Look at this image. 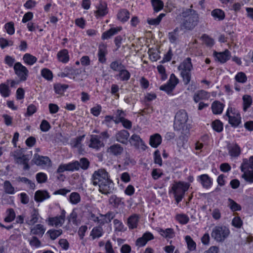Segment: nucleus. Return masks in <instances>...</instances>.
Returning a JSON list of instances; mask_svg holds the SVG:
<instances>
[{"label":"nucleus","mask_w":253,"mask_h":253,"mask_svg":"<svg viewBox=\"0 0 253 253\" xmlns=\"http://www.w3.org/2000/svg\"><path fill=\"white\" fill-rule=\"evenodd\" d=\"M183 18L181 27L187 30H193L199 22V16L196 11L191 8H183L179 14Z\"/></svg>","instance_id":"nucleus-1"},{"label":"nucleus","mask_w":253,"mask_h":253,"mask_svg":"<svg viewBox=\"0 0 253 253\" xmlns=\"http://www.w3.org/2000/svg\"><path fill=\"white\" fill-rule=\"evenodd\" d=\"M241 170L244 172L242 177L250 183L253 182V156H251L249 160L244 159L241 166Z\"/></svg>","instance_id":"nucleus-2"},{"label":"nucleus","mask_w":253,"mask_h":253,"mask_svg":"<svg viewBox=\"0 0 253 253\" xmlns=\"http://www.w3.org/2000/svg\"><path fill=\"white\" fill-rule=\"evenodd\" d=\"M230 231L225 226H217L214 227L211 233V236L218 242H223L229 236Z\"/></svg>","instance_id":"nucleus-3"},{"label":"nucleus","mask_w":253,"mask_h":253,"mask_svg":"<svg viewBox=\"0 0 253 253\" xmlns=\"http://www.w3.org/2000/svg\"><path fill=\"white\" fill-rule=\"evenodd\" d=\"M188 120L187 114L184 110H179L175 116L173 127L175 130H183Z\"/></svg>","instance_id":"nucleus-4"},{"label":"nucleus","mask_w":253,"mask_h":253,"mask_svg":"<svg viewBox=\"0 0 253 253\" xmlns=\"http://www.w3.org/2000/svg\"><path fill=\"white\" fill-rule=\"evenodd\" d=\"M109 178L108 172L104 169H100L95 171L93 173L91 180L94 185H99L103 182L106 178Z\"/></svg>","instance_id":"nucleus-5"},{"label":"nucleus","mask_w":253,"mask_h":253,"mask_svg":"<svg viewBox=\"0 0 253 253\" xmlns=\"http://www.w3.org/2000/svg\"><path fill=\"white\" fill-rule=\"evenodd\" d=\"M99 191L103 194L108 195L112 193L114 189V184L109 178H106L103 182L98 185Z\"/></svg>","instance_id":"nucleus-6"},{"label":"nucleus","mask_w":253,"mask_h":253,"mask_svg":"<svg viewBox=\"0 0 253 253\" xmlns=\"http://www.w3.org/2000/svg\"><path fill=\"white\" fill-rule=\"evenodd\" d=\"M14 70L15 74L20 78L21 81H24L27 79L28 70L21 63H16L14 66Z\"/></svg>","instance_id":"nucleus-7"},{"label":"nucleus","mask_w":253,"mask_h":253,"mask_svg":"<svg viewBox=\"0 0 253 253\" xmlns=\"http://www.w3.org/2000/svg\"><path fill=\"white\" fill-rule=\"evenodd\" d=\"M189 185L184 182H179L173 185L172 189L175 195L184 196L185 192L189 188Z\"/></svg>","instance_id":"nucleus-8"},{"label":"nucleus","mask_w":253,"mask_h":253,"mask_svg":"<svg viewBox=\"0 0 253 253\" xmlns=\"http://www.w3.org/2000/svg\"><path fill=\"white\" fill-rule=\"evenodd\" d=\"M129 136V133L127 130H122L116 133V140L124 144H127Z\"/></svg>","instance_id":"nucleus-9"},{"label":"nucleus","mask_w":253,"mask_h":253,"mask_svg":"<svg viewBox=\"0 0 253 253\" xmlns=\"http://www.w3.org/2000/svg\"><path fill=\"white\" fill-rule=\"evenodd\" d=\"M154 239V236L152 233L149 232L145 233L143 236L137 239L136 245L139 246H144L148 241Z\"/></svg>","instance_id":"nucleus-10"},{"label":"nucleus","mask_w":253,"mask_h":253,"mask_svg":"<svg viewBox=\"0 0 253 253\" xmlns=\"http://www.w3.org/2000/svg\"><path fill=\"white\" fill-rule=\"evenodd\" d=\"M233 114V116L229 115V109H228L226 112V115L228 117L229 123L233 126L236 127L238 126L241 123V117L238 114L236 115L235 114Z\"/></svg>","instance_id":"nucleus-11"},{"label":"nucleus","mask_w":253,"mask_h":253,"mask_svg":"<svg viewBox=\"0 0 253 253\" xmlns=\"http://www.w3.org/2000/svg\"><path fill=\"white\" fill-rule=\"evenodd\" d=\"M123 147L119 144H114L110 146L107 150L108 152L115 156L121 155L123 153Z\"/></svg>","instance_id":"nucleus-12"},{"label":"nucleus","mask_w":253,"mask_h":253,"mask_svg":"<svg viewBox=\"0 0 253 253\" xmlns=\"http://www.w3.org/2000/svg\"><path fill=\"white\" fill-rule=\"evenodd\" d=\"M50 197L49 193L45 190H38L35 192L34 199L37 202H42Z\"/></svg>","instance_id":"nucleus-13"},{"label":"nucleus","mask_w":253,"mask_h":253,"mask_svg":"<svg viewBox=\"0 0 253 253\" xmlns=\"http://www.w3.org/2000/svg\"><path fill=\"white\" fill-rule=\"evenodd\" d=\"M77 163H70L67 164L61 165L58 167L57 172L58 173L63 172L65 170L74 171L75 169L77 168Z\"/></svg>","instance_id":"nucleus-14"},{"label":"nucleus","mask_w":253,"mask_h":253,"mask_svg":"<svg viewBox=\"0 0 253 253\" xmlns=\"http://www.w3.org/2000/svg\"><path fill=\"white\" fill-rule=\"evenodd\" d=\"M214 56L217 59L218 61L221 63H225L230 58V52L226 50L223 52H214Z\"/></svg>","instance_id":"nucleus-15"},{"label":"nucleus","mask_w":253,"mask_h":253,"mask_svg":"<svg viewBox=\"0 0 253 253\" xmlns=\"http://www.w3.org/2000/svg\"><path fill=\"white\" fill-rule=\"evenodd\" d=\"M32 161L37 165H46L50 162L48 157L45 156H40L37 154H35Z\"/></svg>","instance_id":"nucleus-16"},{"label":"nucleus","mask_w":253,"mask_h":253,"mask_svg":"<svg viewBox=\"0 0 253 253\" xmlns=\"http://www.w3.org/2000/svg\"><path fill=\"white\" fill-rule=\"evenodd\" d=\"M96 8L97 10L95 11L96 15L104 16L108 13L107 4L105 2L100 1L99 4L96 6Z\"/></svg>","instance_id":"nucleus-17"},{"label":"nucleus","mask_w":253,"mask_h":253,"mask_svg":"<svg viewBox=\"0 0 253 253\" xmlns=\"http://www.w3.org/2000/svg\"><path fill=\"white\" fill-rule=\"evenodd\" d=\"M162 142V137L161 135L158 133H156L152 135L150 137L149 144L150 145L154 147H158Z\"/></svg>","instance_id":"nucleus-18"},{"label":"nucleus","mask_w":253,"mask_h":253,"mask_svg":"<svg viewBox=\"0 0 253 253\" xmlns=\"http://www.w3.org/2000/svg\"><path fill=\"white\" fill-rule=\"evenodd\" d=\"M45 229L42 224H39L35 225L34 227L31 228V234L33 235H38L42 237L44 234Z\"/></svg>","instance_id":"nucleus-19"},{"label":"nucleus","mask_w":253,"mask_h":253,"mask_svg":"<svg viewBox=\"0 0 253 253\" xmlns=\"http://www.w3.org/2000/svg\"><path fill=\"white\" fill-rule=\"evenodd\" d=\"M227 148L229 153L232 157H237L240 154V148L237 144L231 145L229 143L227 145Z\"/></svg>","instance_id":"nucleus-20"},{"label":"nucleus","mask_w":253,"mask_h":253,"mask_svg":"<svg viewBox=\"0 0 253 253\" xmlns=\"http://www.w3.org/2000/svg\"><path fill=\"white\" fill-rule=\"evenodd\" d=\"M122 30V27L112 28L109 30L104 32L102 35L103 40L110 39L111 37L116 34L119 31Z\"/></svg>","instance_id":"nucleus-21"},{"label":"nucleus","mask_w":253,"mask_h":253,"mask_svg":"<svg viewBox=\"0 0 253 253\" xmlns=\"http://www.w3.org/2000/svg\"><path fill=\"white\" fill-rule=\"evenodd\" d=\"M73 163H78L77 168L75 169V170H79L80 168L84 170H86L88 168L90 164L89 161L86 158H82L80 159V162L76 161Z\"/></svg>","instance_id":"nucleus-22"},{"label":"nucleus","mask_w":253,"mask_h":253,"mask_svg":"<svg viewBox=\"0 0 253 253\" xmlns=\"http://www.w3.org/2000/svg\"><path fill=\"white\" fill-rule=\"evenodd\" d=\"M193 67L191 63V58L189 57L185 59L182 64L178 67L179 70H182V71H186L190 72Z\"/></svg>","instance_id":"nucleus-23"},{"label":"nucleus","mask_w":253,"mask_h":253,"mask_svg":"<svg viewBox=\"0 0 253 253\" xmlns=\"http://www.w3.org/2000/svg\"><path fill=\"white\" fill-rule=\"evenodd\" d=\"M203 186L205 188H208L212 184L211 178L207 174H202L199 176Z\"/></svg>","instance_id":"nucleus-24"},{"label":"nucleus","mask_w":253,"mask_h":253,"mask_svg":"<svg viewBox=\"0 0 253 253\" xmlns=\"http://www.w3.org/2000/svg\"><path fill=\"white\" fill-rule=\"evenodd\" d=\"M224 105L218 101H214L212 104L211 109L213 114H219L222 112Z\"/></svg>","instance_id":"nucleus-25"},{"label":"nucleus","mask_w":253,"mask_h":253,"mask_svg":"<svg viewBox=\"0 0 253 253\" xmlns=\"http://www.w3.org/2000/svg\"><path fill=\"white\" fill-rule=\"evenodd\" d=\"M117 17L121 21L125 22L129 19V12L126 9H122L118 12Z\"/></svg>","instance_id":"nucleus-26"},{"label":"nucleus","mask_w":253,"mask_h":253,"mask_svg":"<svg viewBox=\"0 0 253 253\" xmlns=\"http://www.w3.org/2000/svg\"><path fill=\"white\" fill-rule=\"evenodd\" d=\"M57 57L60 61L63 63L67 62L69 59L68 50L67 49L61 50L58 53Z\"/></svg>","instance_id":"nucleus-27"},{"label":"nucleus","mask_w":253,"mask_h":253,"mask_svg":"<svg viewBox=\"0 0 253 253\" xmlns=\"http://www.w3.org/2000/svg\"><path fill=\"white\" fill-rule=\"evenodd\" d=\"M103 143L99 140L97 135L92 136L90 139V143L89 145V147L95 149H98L102 146Z\"/></svg>","instance_id":"nucleus-28"},{"label":"nucleus","mask_w":253,"mask_h":253,"mask_svg":"<svg viewBox=\"0 0 253 253\" xmlns=\"http://www.w3.org/2000/svg\"><path fill=\"white\" fill-rule=\"evenodd\" d=\"M39 211L37 209H34L31 212V219L27 221V223L30 225H34L38 222L39 219Z\"/></svg>","instance_id":"nucleus-29"},{"label":"nucleus","mask_w":253,"mask_h":253,"mask_svg":"<svg viewBox=\"0 0 253 253\" xmlns=\"http://www.w3.org/2000/svg\"><path fill=\"white\" fill-rule=\"evenodd\" d=\"M243 110L246 112L252 104V98L250 95L246 94L243 96Z\"/></svg>","instance_id":"nucleus-30"},{"label":"nucleus","mask_w":253,"mask_h":253,"mask_svg":"<svg viewBox=\"0 0 253 253\" xmlns=\"http://www.w3.org/2000/svg\"><path fill=\"white\" fill-rule=\"evenodd\" d=\"M106 52V46L104 45H100L99 47L98 51V58L99 61L101 63H104L106 61L105 55Z\"/></svg>","instance_id":"nucleus-31"},{"label":"nucleus","mask_w":253,"mask_h":253,"mask_svg":"<svg viewBox=\"0 0 253 253\" xmlns=\"http://www.w3.org/2000/svg\"><path fill=\"white\" fill-rule=\"evenodd\" d=\"M138 218L136 215H132L127 219V224L129 228L133 229L137 227Z\"/></svg>","instance_id":"nucleus-32"},{"label":"nucleus","mask_w":253,"mask_h":253,"mask_svg":"<svg viewBox=\"0 0 253 253\" xmlns=\"http://www.w3.org/2000/svg\"><path fill=\"white\" fill-rule=\"evenodd\" d=\"M10 90L9 88L8 84L2 83L0 84V93L4 97H7L9 96Z\"/></svg>","instance_id":"nucleus-33"},{"label":"nucleus","mask_w":253,"mask_h":253,"mask_svg":"<svg viewBox=\"0 0 253 253\" xmlns=\"http://www.w3.org/2000/svg\"><path fill=\"white\" fill-rule=\"evenodd\" d=\"M103 234V229L101 226L94 227L90 233L93 239L100 237Z\"/></svg>","instance_id":"nucleus-34"},{"label":"nucleus","mask_w":253,"mask_h":253,"mask_svg":"<svg viewBox=\"0 0 253 253\" xmlns=\"http://www.w3.org/2000/svg\"><path fill=\"white\" fill-rule=\"evenodd\" d=\"M15 181L18 182H23L29 185L31 189H34L35 187V183H33L31 180L25 177H17L15 178Z\"/></svg>","instance_id":"nucleus-35"},{"label":"nucleus","mask_w":253,"mask_h":253,"mask_svg":"<svg viewBox=\"0 0 253 253\" xmlns=\"http://www.w3.org/2000/svg\"><path fill=\"white\" fill-rule=\"evenodd\" d=\"M3 188L6 193L13 194L14 193V188L8 180L4 182Z\"/></svg>","instance_id":"nucleus-36"},{"label":"nucleus","mask_w":253,"mask_h":253,"mask_svg":"<svg viewBox=\"0 0 253 253\" xmlns=\"http://www.w3.org/2000/svg\"><path fill=\"white\" fill-rule=\"evenodd\" d=\"M122 202V199L116 195H112L109 199V202L114 208H118Z\"/></svg>","instance_id":"nucleus-37"},{"label":"nucleus","mask_w":253,"mask_h":253,"mask_svg":"<svg viewBox=\"0 0 253 253\" xmlns=\"http://www.w3.org/2000/svg\"><path fill=\"white\" fill-rule=\"evenodd\" d=\"M152 4L155 12H158L163 9L164 3L161 0H151Z\"/></svg>","instance_id":"nucleus-38"},{"label":"nucleus","mask_w":253,"mask_h":253,"mask_svg":"<svg viewBox=\"0 0 253 253\" xmlns=\"http://www.w3.org/2000/svg\"><path fill=\"white\" fill-rule=\"evenodd\" d=\"M23 60L28 65H32L37 61V58L29 53H26L23 56Z\"/></svg>","instance_id":"nucleus-39"},{"label":"nucleus","mask_w":253,"mask_h":253,"mask_svg":"<svg viewBox=\"0 0 253 253\" xmlns=\"http://www.w3.org/2000/svg\"><path fill=\"white\" fill-rule=\"evenodd\" d=\"M68 87L67 84H55L54 85V89L56 93L62 94L65 90Z\"/></svg>","instance_id":"nucleus-40"},{"label":"nucleus","mask_w":253,"mask_h":253,"mask_svg":"<svg viewBox=\"0 0 253 253\" xmlns=\"http://www.w3.org/2000/svg\"><path fill=\"white\" fill-rule=\"evenodd\" d=\"M62 233V230L61 229L49 230L46 232V234H48L49 235L50 238L51 240H55L58 236H59Z\"/></svg>","instance_id":"nucleus-41"},{"label":"nucleus","mask_w":253,"mask_h":253,"mask_svg":"<svg viewBox=\"0 0 253 253\" xmlns=\"http://www.w3.org/2000/svg\"><path fill=\"white\" fill-rule=\"evenodd\" d=\"M119 76L122 81H126L129 79L130 74L127 70L125 69H121L120 70Z\"/></svg>","instance_id":"nucleus-42"},{"label":"nucleus","mask_w":253,"mask_h":253,"mask_svg":"<svg viewBox=\"0 0 253 253\" xmlns=\"http://www.w3.org/2000/svg\"><path fill=\"white\" fill-rule=\"evenodd\" d=\"M7 216L5 217L4 221L7 222L12 221L15 218V213L13 209H8L7 210Z\"/></svg>","instance_id":"nucleus-43"},{"label":"nucleus","mask_w":253,"mask_h":253,"mask_svg":"<svg viewBox=\"0 0 253 253\" xmlns=\"http://www.w3.org/2000/svg\"><path fill=\"white\" fill-rule=\"evenodd\" d=\"M211 15L215 18H218L219 20H223L225 17L224 12L219 9L213 10L211 12Z\"/></svg>","instance_id":"nucleus-44"},{"label":"nucleus","mask_w":253,"mask_h":253,"mask_svg":"<svg viewBox=\"0 0 253 253\" xmlns=\"http://www.w3.org/2000/svg\"><path fill=\"white\" fill-rule=\"evenodd\" d=\"M228 202L229 203V206L233 211H240L241 210V206L232 199L229 198Z\"/></svg>","instance_id":"nucleus-45"},{"label":"nucleus","mask_w":253,"mask_h":253,"mask_svg":"<svg viewBox=\"0 0 253 253\" xmlns=\"http://www.w3.org/2000/svg\"><path fill=\"white\" fill-rule=\"evenodd\" d=\"M185 239L187 243L188 249L190 251H194L196 249V247L195 242L189 236H186Z\"/></svg>","instance_id":"nucleus-46"},{"label":"nucleus","mask_w":253,"mask_h":253,"mask_svg":"<svg viewBox=\"0 0 253 253\" xmlns=\"http://www.w3.org/2000/svg\"><path fill=\"white\" fill-rule=\"evenodd\" d=\"M213 129L217 132H221L223 129V124L218 120H216L212 123Z\"/></svg>","instance_id":"nucleus-47"},{"label":"nucleus","mask_w":253,"mask_h":253,"mask_svg":"<svg viewBox=\"0 0 253 253\" xmlns=\"http://www.w3.org/2000/svg\"><path fill=\"white\" fill-rule=\"evenodd\" d=\"M181 75L183 78V81L185 85L188 84L191 80V73L189 71H182Z\"/></svg>","instance_id":"nucleus-48"},{"label":"nucleus","mask_w":253,"mask_h":253,"mask_svg":"<svg viewBox=\"0 0 253 253\" xmlns=\"http://www.w3.org/2000/svg\"><path fill=\"white\" fill-rule=\"evenodd\" d=\"M81 200L80 194L77 192H73L70 194V201L73 204H78Z\"/></svg>","instance_id":"nucleus-49"},{"label":"nucleus","mask_w":253,"mask_h":253,"mask_svg":"<svg viewBox=\"0 0 253 253\" xmlns=\"http://www.w3.org/2000/svg\"><path fill=\"white\" fill-rule=\"evenodd\" d=\"M42 76L46 80L50 81L52 79L53 75L51 71L49 69L44 68L42 70Z\"/></svg>","instance_id":"nucleus-50"},{"label":"nucleus","mask_w":253,"mask_h":253,"mask_svg":"<svg viewBox=\"0 0 253 253\" xmlns=\"http://www.w3.org/2000/svg\"><path fill=\"white\" fill-rule=\"evenodd\" d=\"M13 156L17 163L23 164L25 163L26 161H29V159L27 157V155H26L23 154L22 156H18V155L13 154Z\"/></svg>","instance_id":"nucleus-51"},{"label":"nucleus","mask_w":253,"mask_h":253,"mask_svg":"<svg viewBox=\"0 0 253 253\" xmlns=\"http://www.w3.org/2000/svg\"><path fill=\"white\" fill-rule=\"evenodd\" d=\"M247 77L244 73L240 72L235 76V80L237 82L244 83L247 81Z\"/></svg>","instance_id":"nucleus-52"},{"label":"nucleus","mask_w":253,"mask_h":253,"mask_svg":"<svg viewBox=\"0 0 253 253\" xmlns=\"http://www.w3.org/2000/svg\"><path fill=\"white\" fill-rule=\"evenodd\" d=\"M51 128L49 123L45 120H43L40 125V129L42 131L46 132Z\"/></svg>","instance_id":"nucleus-53"},{"label":"nucleus","mask_w":253,"mask_h":253,"mask_svg":"<svg viewBox=\"0 0 253 253\" xmlns=\"http://www.w3.org/2000/svg\"><path fill=\"white\" fill-rule=\"evenodd\" d=\"M30 245L36 248L40 247L41 246V242L36 236H33L29 240Z\"/></svg>","instance_id":"nucleus-54"},{"label":"nucleus","mask_w":253,"mask_h":253,"mask_svg":"<svg viewBox=\"0 0 253 253\" xmlns=\"http://www.w3.org/2000/svg\"><path fill=\"white\" fill-rule=\"evenodd\" d=\"M5 29L7 33L9 35H13L14 33V23L13 22H9L5 25Z\"/></svg>","instance_id":"nucleus-55"},{"label":"nucleus","mask_w":253,"mask_h":253,"mask_svg":"<svg viewBox=\"0 0 253 253\" xmlns=\"http://www.w3.org/2000/svg\"><path fill=\"white\" fill-rule=\"evenodd\" d=\"M101 216H104L105 217V218L104 219V221L101 222V224H104V222H110L111 220L114 217L115 213L113 212L109 211L107 212L105 215H101Z\"/></svg>","instance_id":"nucleus-56"},{"label":"nucleus","mask_w":253,"mask_h":253,"mask_svg":"<svg viewBox=\"0 0 253 253\" xmlns=\"http://www.w3.org/2000/svg\"><path fill=\"white\" fill-rule=\"evenodd\" d=\"M36 179L40 183H44L47 180V176L45 173L40 172L36 174Z\"/></svg>","instance_id":"nucleus-57"},{"label":"nucleus","mask_w":253,"mask_h":253,"mask_svg":"<svg viewBox=\"0 0 253 253\" xmlns=\"http://www.w3.org/2000/svg\"><path fill=\"white\" fill-rule=\"evenodd\" d=\"M154 163L161 166L162 165V160L160 155V152L157 150L154 152Z\"/></svg>","instance_id":"nucleus-58"},{"label":"nucleus","mask_w":253,"mask_h":253,"mask_svg":"<svg viewBox=\"0 0 253 253\" xmlns=\"http://www.w3.org/2000/svg\"><path fill=\"white\" fill-rule=\"evenodd\" d=\"M201 38L203 40L207 45L211 46L214 44V40L210 38L206 34L203 35Z\"/></svg>","instance_id":"nucleus-59"},{"label":"nucleus","mask_w":253,"mask_h":253,"mask_svg":"<svg viewBox=\"0 0 253 253\" xmlns=\"http://www.w3.org/2000/svg\"><path fill=\"white\" fill-rule=\"evenodd\" d=\"M243 222L241 218L239 216L235 217L232 221V225L237 228H240Z\"/></svg>","instance_id":"nucleus-60"},{"label":"nucleus","mask_w":253,"mask_h":253,"mask_svg":"<svg viewBox=\"0 0 253 253\" xmlns=\"http://www.w3.org/2000/svg\"><path fill=\"white\" fill-rule=\"evenodd\" d=\"M160 89L162 90L166 91L168 94H170L174 87L169 84L168 83L167 84L161 85Z\"/></svg>","instance_id":"nucleus-61"},{"label":"nucleus","mask_w":253,"mask_h":253,"mask_svg":"<svg viewBox=\"0 0 253 253\" xmlns=\"http://www.w3.org/2000/svg\"><path fill=\"white\" fill-rule=\"evenodd\" d=\"M166 235L161 233V235L165 238H172L174 236V232L172 228H167L165 230Z\"/></svg>","instance_id":"nucleus-62"},{"label":"nucleus","mask_w":253,"mask_h":253,"mask_svg":"<svg viewBox=\"0 0 253 253\" xmlns=\"http://www.w3.org/2000/svg\"><path fill=\"white\" fill-rule=\"evenodd\" d=\"M129 141L132 145H136L139 141H142L139 135L133 134L131 136Z\"/></svg>","instance_id":"nucleus-63"},{"label":"nucleus","mask_w":253,"mask_h":253,"mask_svg":"<svg viewBox=\"0 0 253 253\" xmlns=\"http://www.w3.org/2000/svg\"><path fill=\"white\" fill-rule=\"evenodd\" d=\"M77 213L74 210L72 211L71 213L70 214V215L68 216V219L69 220V222L72 221L73 223L75 225H77Z\"/></svg>","instance_id":"nucleus-64"}]
</instances>
